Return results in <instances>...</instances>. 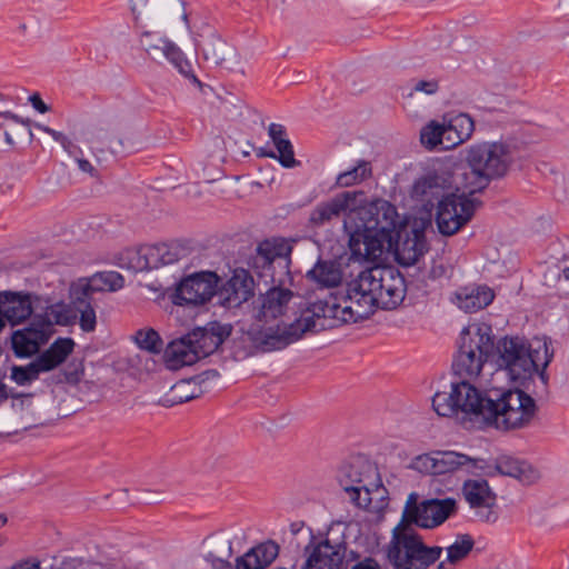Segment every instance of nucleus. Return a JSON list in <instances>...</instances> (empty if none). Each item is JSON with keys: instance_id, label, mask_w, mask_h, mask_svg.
<instances>
[{"instance_id": "obj_38", "label": "nucleus", "mask_w": 569, "mask_h": 569, "mask_svg": "<svg viewBox=\"0 0 569 569\" xmlns=\"http://www.w3.org/2000/svg\"><path fill=\"white\" fill-rule=\"evenodd\" d=\"M47 318L49 323L71 326L77 322V312L72 299L70 303H56L48 308Z\"/></svg>"}, {"instance_id": "obj_24", "label": "nucleus", "mask_w": 569, "mask_h": 569, "mask_svg": "<svg viewBox=\"0 0 569 569\" xmlns=\"http://www.w3.org/2000/svg\"><path fill=\"white\" fill-rule=\"evenodd\" d=\"M32 312L30 295L0 292V317L12 326L23 322Z\"/></svg>"}, {"instance_id": "obj_52", "label": "nucleus", "mask_w": 569, "mask_h": 569, "mask_svg": "<svg viewBox=\"0 0 569 569\" xmlns=\"http://www.w3.org/2000/svg\"><path fill=\"white\" fill-rule=\"evenodd\" d=\"M351 569H381V567L373 558H365L353 565Z\"/></svg>"}, {"instance_id": "obj_54", "label": "nucleus", "mask_w": 569, "mask_h": 569, "mask_svg": "<svg viewBox=\"0 0 569 569\" xmlns=\"http://www.w3.org/2000/svg\"><path fill=\"white\" fill-rule=\"evenodd\" d=\"M11 569H41L39 561L24 560L14 565Z\"/></svg>"}, {"instance_id": "obj_37", "label": "nucleus", "mask_w": 569, "mask_h": 569, "mask_svg": "<svg viewBox=\"0 0 569 569\" xmlns=\"http://www.w3.org/2000/svg\"><path fill=\"white\" fill-rule=\"evenodd\" d=\"M426 250L425 240L418 234L407 238L401 246L397 248V254L400 262L405 266L415 264Z\"/></svg>"}, {"instance_id": "obj_14", "label": "nucleus", "mask_w": 569, "mask_h": 569, "mask_svg": "<svg viewBox=\"0 0 569 569\" xmlns=\"http://www.w3.org/2000/svg\"><path fill=\"white\" fill-rule=\"evenodd\" d=\"M340 522L332 523L323 540L305 549L307 558L301 569H340L346 545L342 535L333 537L340 533Z\"/></svg>"}, {"instance_id": "obj_20", "label": "nucleus", "mask_w": 569, "mask_h": 569, "mask_svg": "<svg viewBox=\"0 0 569 569\" xmlns=\"http://www.w3.org/2000/svg\"><path fill=\"white\" fill-rule=\"evenodd\" d=\"M253 295V279L244 269H236L220 290L223 305L229 308L240 306Z\"/></svg>"}, {"instance_id": "obj_10", "label": "nucleus", "mask_w": 569, "mask_h": 569, "mask_svg": "<svg viewBox=\"0 0 569 569\" xmlns=\"http://www.w3.org/2000/svg\"><path fill=\"white\" fill-rule=\"evenodd\" d=\"M365 199V191H343L327 201L318 203L309 213L308 222L312 228H321L336 220L342 221V228L347 234L359 232L363 226L359 218V210Z\"/></svg>"}, {"instance_id": "obj_60", "label": "nucleus", "mask_w": 569, "mask_h": 569, "mask_svg": "<svg viewBox=\"0 0 569 569\" xmlns=\"http://www.w3.org/2000/svg\"><path fill=\"white\" fill-rule=\"evenodd\" d=\"M186 386H187V383L181 382V383L176 385V386L173 387V389H174V390L183 389Z\"/></svg>"}, {"instance_id": "obj_49", "label": "nucleus", "mask_w": 569, "mask_h": 569, "mask_svg": "<svg viewBox=\"0 0 569 569\" xmlns=\"http://www.w3.org/2000/svg\"><path fill=\"white\" fill-rule=\"evenodd\" d=\"M236 569H262L259 565V560L247 551L243 556L239 557L236 561Z\"/></svg>"}, {"instance_id": "obj_47", "label": "nucleus", "mask_w": 569, "mask_h": 569, "mask_svg": "<svg viewBox=\"0 0 569 569\" xmlns=\"http://www.w3.org/2000/svg\"><path fill=\"white\" fill-rule=\"evenodd\" d=\"M442 139H443V149L450 150L459 144H461L463 141H455L459 139L460 137L451 129V127L447 123L445 120L442 122Z\"/></svg>"}, {"instance_id": "obj_25", "label": "nucleus", "mask_w": 569, "mask_h": 569, "mask_svg": "<svg viewBox=\"0 0 569 569\" xmlns=\"http://www.w3.org/2000/svg\"><path fill=\"white\" fill-rule=\"evenodd\" d=\"M268 134L277 149L274 151L258 150V156L277 159L284 168H295L299 166V161L295 158L293 147L287 137L286 129L282 124L271 123L268 128Z\"/></svg>"}, {"instance_id": "obj_61", "label": "nucleus", "mask_w": 569, "mask_h": 569, "mask_svg": "<svg viewBox=\"0 0 569 569\" xmlns=\"http://www.w3.org/2000/svg\"><path fill=\"white\" fill-rule=\"evenodd\" d=\"M559 3L566 8H569V0H559Z\"/></svg>"}, {"instance_id": "obj_17", "label": "nucleus", "mask_w": 569, "mask_h": 569, "mask_svg": "<svg viewBox=\"0 0 569 569\" xmlns=\"http://www.w3.org/2000/svg\"><path fill=\"white\" fill-rule=\"evenodd\" d=\"M218 277L213 272H199L182 279L173 295L178 306H198L209 301L216 293Z\"/></svg>"}, {"instance_id": "obj_57", "label": "nucleus", "mask_w": 569, "mask_h": 569, "mask_svg": "<svg viewBox=\"0 0 569 569\" xmlns=\"http://www.w3.org/2000/svg\"><path fill=\"white\" fill-rule=\"evenodd\" d=\"M437 485H438L437 481L433 480L432 483H431V488L435 490V492L442 493V491L437 488Z\"/></svg>"}, {"instance_id": "obj_45", "label": "nucleus", "mask_w": 569, "mask_h": 569, "mask_svg": "<svg viewBox=\"0 0 569 569\" xmlns=\"http://www.w3.org/2000/svg\"><path fill=\"white\" fill-rule=\"evenodd\" d=\"M41 370L38 368L36 361L31 362L27 367L13 366L11 369V379L20 385L24 386L36 380Z\"/></svg>"}, {"instance_id": "obj_23", "label": "nucleus", "mask_w": 569, "mask_h": 569, "mask_svg": "<svg viewBox=\"0 0 569 569\" xmlns=\"http://www.w3.org/2000/svg\"><path fill=\"white\" fill-rule=\"evenodd\" d=\"M71 288L76 289V293L89 296L101 291H117L123 287V278L119 272L104 271L97 272L89 278H80L72 282Z\"/></svg>"}, {"instance_id": "obj_15", "label": "nucleus", "mask_w": 569, "mask_h": 569, "mask_svg": "<svg viewBox=\"0 0 569 569\" xmlns=\"http://www.w3.org/2000/svg\"><path fill=\"white\" fill-rule=\"evenodd\" d=\"M359 218L363 226L359 231L377 230L382 233L396 236L397 228L401 224L396 207L385 199L368 201L367 194L359 210Z\"/></svg>"}, {"instance_id": "obj_31", "label": "nucleus", "mask_w": 569, "mask_h": 569, "mask_svg": "<svg viewBox=\"0 0 569 569\" xmlns=\"http://www.w3.org/2000/svg\"><path fill=\"white\" fill-rule=\"evenodd\" d=\"M447 188H453V176L449 181L443 174L432 172L418 179L412 187V196L430 202L437 199Z\"/></svg>"}, {"instance_id": "obj_1", "label": "nucleus", "mask_w": 569, "mask_h": 569, "mask_svg": "<svg viewBox=\"0 0 569 569\" xmlns=\"http://www.w3.org/2000/svg\"><path fill=\"white\" fill-rule=\"evenodd\" d=\"M547 341L532 348L519 337H505L496 346V365L513 388L491 390V403L486 426L500 431L527 428L535 419L538 407L535 395L547 389L546 368L551 361Z\"/></svg>"}, {"instance_id": "obj_29", "label": "nucleus", "mask_w": 569, "mask_h": 569, "mask_svg": "<svg viewBox=\"0 0 569 569\" xmlns=\"http://www.w3.org/2000/svg\"><path fill=\"white\" fill-rule=\"evenodd\" d=\"M191 340L184 337L171 341L164 350L166 366L171 370H178L184 366H192L200 358L198 357Z\"/></svg>"}, {"instance_id": "obj_2", "label": "nucleus", "mask_w": 569, "mask_h": 569, "mask_svg": "<svg viewBox=\"0 0 569 569\" xmlns=\"http://www.w3.org/2000/svg\"><path fill=\"white\" fill-rule=\"evenodd\" d=\"M136 26L140 29L139 43L147 57L169 63L191 83L201 87L196 73L197 60H191L177 44L190 32L183 0H129Z\"/></svg>"}, {"instance_id": "obj_58", "label": "nucleus", "mask_w": 569, "mask_h": 569, "mask_svg": "<svg viewBox=\"0 0 569 569\" xmlns=\"http://www.w3.org/2000/svg\"><path fill=\"white\" fill-rule=\"evenodd\" d=\"M562 276L566 280H569V267L565 268L562 270Z\"/></svg>"}, {"instance_id": "obj_7", "label": "nucleus", "mask_w": 569, "mask_h": 569, "mask_svg": "<svg viewBox=\"0 0 569 569\" xmlns=\"http://www.w3.org/2000/svg\"><path fill=\"white\" fill-rule=\"evenodd\" d=\"M338 481L349 500L358 508L377 513L383 508L378 469L362 456L353 457L339 470Z\"/></svg>"}, {"instance_id": "obj_59", "label": "nucleus", "mask_w": 569, "mask_h": 569, "mask_svg": "<svg viewBox=\"0 0 569 569\" xmlns=\"http://www.w3.org/2000/svg\"><path fill=\"white\" fill-rule=\"evenodd\" d=\"M7 523V517L4 515H0V528Z\"/></svg>"}, {"instance_id": "obj_39", "label": "nucleus", "mask_w": 569, "mask_h": 569, "mask_svg": "<svg viewBox=\"0 0 569 569\" xmlns=\"http://www.w3.org/2000/svg\"><path fill=\"white\" fill-rule=\"evenodd\" d=\"M442 123L430 121L420 131V141L428 150H435L438 147L443 149Z\"/></svg>"}, {"instance_id": "obj_5", "label": "nucleus", "mask_w": 569, "mask_h": 569, "mask_svg": "<svg viewBox=\"0 0 569 569\" xmlns=\"http://www.w3.org/2000/svg\"><path fill=\"white\" fill-rule=\"evenodd\" d=\"M512 162V150L506 143L473 144L467 152L466 163L453 172V186L473 194L487 188L491 180L506 176Z\"/></svg>"}, {"instance_id": "obj_55", "label": "nucleus", "mask_w": 569, "mask_h": 569, "mask_svg": "<svg viewBox=\"0 0 569 569\" xmlns=\"http://www.w3.org/2000/svg\"><path fill=\"white\" fill-rule=\"evenodd\" d=\"M8 397L6 385L0 381V402L8 399Z\"/></svg>"}, {"instance_id": "obj_21", "label": "nucleus", "mask_w": 569, "mask_h": 569, "mask_svg": "<svg viewBox=\"0 0 569 569\" xmlns=\"http://www.w3.org/2000/svg\"><path fill=\"white\" fill-rule=\"evenodd\" d=\"M489 469L493 472L492 475H488L489 477L496 475L508 476L525 485H531L540 477L538 470L529 462L509 456L498 458L492 466L485 462V470Z\"/></svg>"}, {"instance_id": "obj_11", "label": "nucleus", "mask_w": 569, "mask_h": 569, "mask_svg": "<svg viewBox=\"0 0 569 569\" xmlns=\"http://www.w3.org/2000/svg\"><path fill=\"white\" fill-rule=\"evenodd\" d=\"M411 468L427 475H446L465 472L468 475H492L485 470V460L471 458L465 453L451 450H436L417 456L411 461Z\"/></svg>"}, {"instance_id": "obj_4", "label": "nucleus", "mask_w": 569, "mask_h": 569, "mask_svg": "<svg viewBox=\"0 0 569 569\" xmlns=\"http://www.w3.org/2000/svg\"><path fill=\"white\" fill-rule=\"evenodd\" d=\"M293 293L282 287H272L266 293L254 300L250 318L244 323L243 336L257 352H271L282 350L298 341L306 332L313 331L325 323H318L320 319L328 320L323 316L313 315V302L302 316L290 323H284L281 318L286 315Z\"/></svg>"}, {"instance_id": "obj_35", "label": "nucleus", "mask_w": 569, "mask_h": 569, "mask_svg": "<svg viewBox=\"0 0 569 569\" xmlns=\"http://www.w3.org/2000/svg\"><path fill=\"white\" fill-rule=\"evenodd\" d=\"M24 126L10 112H0V151L11 149L16 138L21 137Z\"/></svg>"}, {"instance_id": "obj_51", "label": "nucleus", "mask_w": 569, "mask_h": 569, "mask_svg": "<svg viewBox=\"0 0 569 569\" xmlns=\"http://www.w3.org/2000/svg\"><path fill=\"white\" fill-rule=\"evenodd\" d=\"M76 150H77V151H76L77 153H76V156H74V157H76V160H77V163H78L79 169H80L82 172L89 173V174H90V176H92V177H93V176H96V172H97V171H96L94 167H93V166H92L88 160H86V159H83V158L78 157V154H79V153H81V150H80L78 147H77V149H76Z\"/></svg>"}, {"instance_id": "obj_44", "label": "nucleus", "mask_w": 569, "mask_h": 569, "mask_svg": "<svg viewBox=\"0 0 569 569\" xmlns=\"http://www.w3.org/2000/svg\"><path fill=\"white\" fill-rule=\"evenodd\" d=\"M451 129L460 137L456 141L468 140L475 129L473 120L466 113H459L446 120Z\"/></svg>"}, {"instance_id": "obj_48", "label": "nucleus", "mask_w": 569, "mask_h": 569, "mask_svg": "<svg viewBox=\"0 0 569 569\" xmlns=\"http://www.w3.org/2000/svg\"><path fill=\"white\" fill-rule=\"evenodd\" d=\"M439 89V83L437 80H418L413 83L412 90L415 92H421L425 94H435Z\"/></svg>"}, {"instance_id": "obj_40", "label": "nucleus", "mask_w": 569, "mask_h": 569, "mask_svg": "<svg viewBox=\"0 0 569 569\" xmlns=\"http://www.w3.org/2000/svg\"><path fill=\"white\" fill-rule=\"evenodd\" d=\"M81 139L89 144L93 153L96 151L103 152L104 146L109 140V132L102 127L92 126L81 132Z\"/></svg>"}, {"instance_id": "obj_27", "label": "nucleus", "mask_w": 569, "mask_h": 569, "mask_svg": "<svg viewBox=\"0 0 569 569\" xmlns=\"http://www.w3.org/2000/svg\"><path fill=\"white\" fill-rule=\"evenodd\" d=\"M228 332L218 323H211L206 328H198L188 333L193 348L200 359L214 352L223 342Z\"/></svg>"}, {"instance_id": "obj_19", "label": "nucleus", "mask_w": 569, "mask_h": 569, "mask_svg": "<svg viewBox=\"0 0 569 569\" xmlns=\"http://www.w3.org/2000/svg\"><path fill=\"white\" fill-rule=\"evenodd\" d=\"M348 236L352 252L370 262L379 260L386 251L390 250L395 240V236L382 233L373 229H366L353 236Z\"/></svg>"}, {"instance_id": "obj_46", "label": "nucleus", "mask_w": 569, "mask_h": 569, "mask_svg": "<svg viewBox=\"0 0 569 569\" xmlns=\"http://www.w3.org/2000/svg\"><path fill=\"white\" fill-rule=\"evenodd\" d=\"M36 128L51 136L57 142H59L62 146L63 150L67 153H69L70 156H76L77 146L71 140H69L62 132L51 129L50 127L41 123H37Z\"/></svg>"}, {"instance_id": "obj_42", "label": "nucleus", "mask_w": 569, "mask_h": 569, "mask_svg": "<svg viewBox=\"0 0 569 569\" xmlns=\"http://www.w3.org/2000/svg\"><path fill=\"white\" fill-rule=\"evenodd\" d=\"M249 551L256 560H259V565L263 569L278 557L279 546L274 541L268 540L251 548Z\"/></svg>"}, {"instance_id": "obj_26", "label": "nucleus", "mask_w": 569, "mask_h": 569, "mask_svg": "<svg viewBox=\"0 0 569 569\" xmlns=\"http://www.w3.org/2000/svg\"><path fill=\"white\" fill-rule=\"evenodd\" d=\"M306 278L320 289H332L339 287L345 279L342 264L335 260H318L307 271Z\"/></svg>"}, {"instance_id": "obj_32", "label": "nucleus", "mask_w": 569, "mask_h": 569, "mask_svg": "<svg viewBox=\"0 0 569 569\" xmlns=\"http://www.w3.org/2000/svg\"><path fill=\"white\" fill-rule=\"evenodd\" d=\"M73 348L74 341L71 338H59L34 361L41 372L50 371L63 363Z\"/></svg>"}, {"instance_id": "obj_9", "label": "nucleus", "mask_w": 569, "mask_h": 569, "mask_svg": "<svg viewBox=\"0 0 569 569\" xmlns=\"http://www.w3.org/2000/svg\"><path fill=\"white\" fill-rule=\"evenodd\" d=\"M493 347L491 328L486 323H471L460 333L459 352L452 363L456 376L473 380L482 371Z\"/></svg>"}, {"instance_id": "obj_8", "label": "nucleus", "mask_w": 569, "mask_h": 569, "mask_svg": "<svg viewBox=\"0 0 569 569\" xmlns=\"http://www.w3.org/2000/svg\"><path fill=\"white\" fill-rule=\"evenodd\" d=\"M442 552L440 547H427L413 526L405 521L393 528L387 547V557L397 569H425L436 562Z\"/></svg>"}, {"instance_id": "obj_16", "label": "nucleus", "mask_w": 569, "mask_h": 569, "mask_svg": "<svg viewBox=\"0 0 569 569\" xmlns=\"http://www.w3.org/2000/svg\"><path fill=\"white\" fill-rule=\"evenodd\" d=\"M194 44L202 51L207 61L214 63L217 67L243 77L244 60L241 58L237 49L227 43L219 34L211 31L202 41L194 39Z\"/></svg>"}, {"instance_id": "obj_3", "label": "nucleus", "mask_w": 569, "mask_h": 569, "mask_svg": "<svg viewBox=\"0 0 569 569\" xmlns=\"http://www.w3.org/2000/svg\"><path fill=\"white\" fill-rule=\"evenodd\" d=\"M406 295L405 279L393 267L373 266L360 271L348 282L346 293L318 301L313 315L323 316L335 327L357 322L371 316L377 308L393 309Z\"/></svg>"}, {"instance_id": "obj_18", "label": "nucleus", "mask_w": 569, "mask_h": 569, "mask_svg": "<svg viewBox=\"0 0 569 569\" xmlns=\"http://www.w3.org/2000/svg\"><path fill=\"white\" fill-rule=\"evenodd\" d=\"M462 495L475 516L482 522L498 519L497 498L486 480L469 479L463 482Z\"/></svg>"}, {"instance_id": "obj_34", "label": "nucleus", "mask_w": 569, "mask_h": 569, "mask_svg": "<svg viewBox=\"0 0 569 569\" xmlns=\"http://www.w3.org/2000/svg\"><path fill=\"white\" fill-rule=\"evenodd\" d=\"M70 299L74 303L76 312H77V321L82 331L92 332L97 326V315L96 310L91 303L92 298L89 296L76 293V289H69Z\"/></svg>"}, {"instance_id": "obj_13", "label": "nucleus", "mask_w": 569, "mask_h": 569, "mask_svg": "<svg viewBox=\"0 0 569 569\" xmlns=\"http://www.w3.org/2000/svg\"><path fill=\"white\" fill-rule=\"evenodd\" d=\"M442 196L437 206L436 223L443 236L457 233L475 213V202L462 190Z\"/></svg>"}, {"instance_id": "obj_12", "label": "nucleus", "mask_w": 569, "mask_h": 569, "mask_svg": "<svg viewBox=\"0 0 569 569\" xmlns=\"http://www.w3.org/2000/svg\"><path fill=\"white\" fill-rule=\"evenodd\" d=\"M418 493L411 492L406 500L401 518L408 523L432 529L443 523L456 511L453 498L427 499L418 502Z\"/></svg>"}, {"instance_id": "obj_43", "label": "nucleus", "mask_w": 569, "mask_h": 569, "mask_svg": "<svg viewBox=\"0 0 569 569\" xmlns=\"http://www.w3.org/2000/svg\"><path fill=\"white\" fill-rule=\"evenodd\" d=\"M473 540L468 535L459 536L452 545L447 548V560L455 563L463 559L472 549Z\"/></svg>"}, {"instance_id": "obj_41", "label": "nucleus", "mask_w": 569, "mask_h": 569, "mask_svg": "<svg viewBox=\"0 0 569 569\" xmlns=\"http://www.w3.org/2000/svg\"><path fill=\"white\" fill-rule=\"evenodd\" d=\"M134 341L139 348L151 353H159L162 349V342L157 331L153 329H141L134 335Z\"/></svg>"}, {"instance_id": "obj_22", "label": "nucleus", "mask_w": 569, "mask_h": 569, "mask_svg": "<svg viewBox=\"0 0 569 569\" xmlns=\"http://www.w3.org/2000/svg\"><path fill=\"white\" fill-rule=\"evenodd\" d=\"M231 556V540L227 535L216 533L203 541L202 557L211 569H233L229 562Z\"/></svg>"}, {"instance_id": "obj_50", "label": "nucleus", "mask_w": 569, "mask_h": 569, "mask_svg": "<svg viewBox=\"0 0 569 569\" xmlns=\"http://www.w3.org/2000/svg\"><path fill=\"white\" fill-rule=\"evenodd\" d=\"M157 251L160 256V261L162 264H171L179 259L177 250L166 244L157 248Z\"/></svg>"}, {"instance_id": "obj_28", "label": "nucleus", "mask_w": 569, "mask_h": 569, "mask_svg": "<svg viewBox=\"0 0 569 569\" xmlns=\"http://www.w3.org/2000/svg\"><path fill=\"white\" fill-rule=\"evenodd\" d=\"M49 337L48 326L29 327L12 335V348L18 357H29L38 352Z\"/></svg>"}, {"instance_id": "obj_30", "label": "nucleus", "mask_w": 569, "mask_h": 569, "mask_svg": "<svg viewBox=\"0 0 569 569\" xmlns=\"http://www.w3.org/2000/svg\"><path fill=\"white\" fill-rule=\"evenodd\" d=\"M289 251L290 248L283 243L264 240L258 244L256 253L251 258L250 264L254 269L264 270L266 268H270V266L277 261L279 264L287 267L289 262Z\"/></svg>"}, {"instance_id": "obj_33", "label": "nucleus", "mask_w": 569, "mask_h": 569, "mask_svg": "<svg viewBox=\"0 0 569 569\" xmlns=\"http://www.w3.org/2000/svg\"><path fill=\"white\" fill-rule=\"evenodd\" d=\"M495 298L493 290L487 286L465 288L456 293L457 306L466 312H476L489 306Z\"/></svg>"}, {"instance_id": "obj_56", "label": "nucleus", "mask_w": 569, "mask_h": 569, "mask_svg": "<svg viewBox=\"0 0 569 569\" xmlns=\"http://www.w3.org/2000/svg\"><path fill=\"white\" fill-rule=\"evenodd\" d=\"M190 399H192V396H186V397L179 396L177 402H183V401H188Z\"/></svg>"}, {"instance_id": "obj_53", "label": "nucleus", "mask_w": 569, "mask_h": 569, "mask_svg": "<svg viewBox=\"0 0 569 569\" xmlns=\"http://www.w3.org/2000/svg\"><path fill=\"white\" fill-rule=\"evenodd\" d=\"M32 107L39 111L40 113H46L49 111V107L43 102L39 94H32L29 98Z\"/></svg>"}, {"instance_id": "obj_36", "label": "nucleus", "mask_w": 569, "mask_h": 569, "mask_svg": "<svg viewBox=\"0 0 569 569\" xmlns=\"http://www.w3.org/2000/svg\"><path fill=\"white\" fill-rule=\"evenodd\" d=\"M372 176V167L371 163L365 159L358 160L356 166L351 169H348L343 172H340L336 178V187L338 188H350Z\"/></svg>"}, {"instance_id": "obj_6", "label": "nucleus", "mask_w": 569, "mask_h": 569, "mask_svg": "<svg viewBox=\"0 0 569 569\" xmlns=\"http://www.w3.org/2000/svg\"><path fill=\"white\" fill-rule=\"evenodd\" d=\"M491 390L482 391L461 379L452 382L449 391H438L432 397V408L438 416L456 418L466 427L486 426L491 403Z\"/></svg>"}]
</instances>
